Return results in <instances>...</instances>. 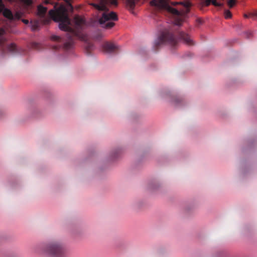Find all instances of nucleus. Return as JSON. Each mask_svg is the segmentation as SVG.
Instances as JSON below:
<instances>
[{"label":"nucleus","instance_id":"nucleus-1","mask_svg":"<svg viewBox=\"0 0 257 257\" xmlns=\"http://www.w3.org/2000/svg\"><path fill=\"white\" fill-rule=\"evenodd\" d=\"M66 5L55 4L54 10H50L49 15L54 21L59 22L60 30L67 32L66 37L68 40L63 45V48L68 50L72 48L74 38H77L85 42V47L88 53L92 50L93 45L88 41L86 34L82 32L85 25L84 20L79 16H75L72 24L68 17V13L73 11V7L68 1H65Z\"/></svg>","mask_w":257,"mask_h":257},{"label":"nucleus","instance_id":"nucleus-2","mask_svg":"<svg viewBox=\"0 0 257 257\" xmlns=\"http://www.w3.org/2000/svg\"><path fill=\"white\" fill-rule=\"evenodd\" d=\"M96 9L103 11L101 17L99 19V23L102 28L109 29L112 28L115 23L113 21L118 20L116 14L113 12H109L106 5L117 6V0H100L99 4H91Z\"/></svg>","mask_w":257,"mask_h":257},{"label":"nucleus","instance_id":"nucleus-3","mask_svg":"<svg viewBox=\"0 0 257 257\" xmlns=\"http://www.w3.org/2000/svg\"><path fill=\"white\" fill-rule=\"evenodd\" d=\"M150 4L159 9L165 10L171 13L175 17L174 24L176 26L181 25L182 16L189 12V8L191 6V3L189 2H182L181 4L184 7L185 10L180 11L171 7L169 5V0H153L150 2Z\"/></svg>","mask_w":257,"mask_h":257},{"label":"nucleus","instance_id":"nucleus-4","mask_svg":"<svg viewBox=\"0 0 257 257\" xmlns=\"http://www.w3.org/2000/svg\"><path fill=\"white\" fill-rule=\"evenodd\" d=\"M42 254L46 257H65L66 250L62 244L55 241L46 245L42 249Z\"/></svg>","mask_w":257,"mask_h":257},{"label":"nucleus","instance_id":"nucleus-5","mask_svg":"<svg viewBox=\"0 0 257 257\" xmlns=\"http://www.w3.org/2000/svg\"><path fill=\"white\" fill-rule=\"evenodd\" d=\"M178 40L170 30L166 29L163 31L160 36L155 40L153 45V49L157 51L164 44H168L175 46Z\"/></svg>","mask_w":257,"mask_h":257},{"label":"nucleus","instance_id":"nucleus-6","mask_svg":"<svg viewBox=\"0 0 257 257\" xmlns=\"http://www.w3.org/2000/svg\"><path fill=\"white\" fill-rule=\"evenodd\" d=\"M3 13L5 17L10 20H13L14 16L11 10L5 8L2 0H0V13Z\"/></svg>","mask_w":257,"mask_h":257},{"label":"nucleus","instance_id":"nucleus-7","mask_svg":"<svg viewBox=\"0 0 257 257\" xmlns=\"http://www.w3.org/2000/svg\"><path fill=\"white\" fill-rule=\"evenodd\" d=\"M103 49L105 52L108 53H115L118 48L117 46L111 42H106L103 45Z\"/></svg>","mask_w":257,"mask_h":257},{"label":"nucleus","instance_id":"nucleus-8","mask_svg":"<svg viewBox=\"0 0 257 257\" xmlns=\"http://www.w3.org/2000/svg\"><path fill=\"white\" fill-rule=\"evenodd\" d=\"M47 11V8L44 7L41 5H40L38 7L37 15L41 19H43V20H41V21H43L44 24H48L50 21L49 20L45 18Z\"/></svg>","mask_w":257,"mask_h":257},{"label":"nucleus","instance_id":"nucleus-9","mask_svg":"<svg viewBox=\"0 0 257 257\" xmlns=\"http://www.w3.org/2000/svg\"><path fill=\"white\" fill-rule=\"evenodd\" d=\"M179 38L184 41L188 45H193L194 43L190 37L183 32H180L178 34Z\"/></svg>","mask_w":257,"mask_h":257},{"label":"nucleus","instance_id":"nucleus-10","mask_svg":"<svg viewBox=\"0 0 257 257\" xmlns=\"http://www.w3.org/2000/svg\"><path fill=\"white\" fill-rule=\"evenodd\" d=\"M5 33V30L3 28H0V47L3 51V53H4L5 51V43L6 42V39L4 36Z\"/></svg>","mask_w":257,"mask_h":257},{"label":"nucleus","instance_id":"nucleus-11","mask_svg":"<svg viewBox=\"0 0 257 257\" xmlns=\"http://www.w3.org/2000/svg\"><path fill=\"white\" fill-rule=\"evenodd\" d=\"M30 25L31 26V29L32 31H36L38 30L40 25V22L39 20H34L33 21H31L30 22Z\"/></svg>","mask_w":257,"mask_h":257},{"label":"nucleus","instance_id":"nucleus-12","mask_svg":"<svg viewBox=\"0 0 257 257\" xmlns=\"http://www.w3.org/2000/svg\"><path fill=\"white\" fill-rule=\"evenodd\" d=\"M205 3L207 6L211 4L215 7H222L223 6V4L218 3L216 0H206Z\"/></svg>","mask_w":257,"mask_h":257},{"label":"nucleus","instance_id":"nucleus-13","mask_svg":"<svg viewBox=\"0 0 257 257\" xmlns=\"http://www.w3.org/2000/svg\"><path fill=\"white\" fill-rule=\"evenodd\" d=\"M7 48L10 52H15L17 51V47L14 43H12L8 45Z\"/></svg>","mask_w":257,"mask_h":257},{"label":"nucleus","instance_id":"nucleus-14","mask_svg":"<svg viewBox=\"0 0 257 257\" xmlns=\"http://www.w3.org/2000/svg\"><path fill=\"white\" fill-rule=\"evenodd\" d=\"M224 16L225 19H229L231 18L232 15L231 12L229 10H225Z\"/></svg>","mask_w":257,"mask_h":257},{"label":"nucleus","instance_id":"nucleus-15","mask_svg":"<svg viewBox=\"0 0 257 257\" xmlns=\"http://www.w3.org/2000/svg\"><path fill=\"white\" fill-rule=\"evenodd\" d=\"M235 4V0H229L227 2L228 6L230 8H231Z\"/></svg>","mask_w":257,"mask_h":257},{"label":"nucleus","instance_id":"nucleus-16","mask_svg":"<svg viewBox=\"0 0 257 257\" xmlns=\"http://www.w3.org/2000/svg\"><path fill=\"white\" fill-rule=\"evenodd\" d=\"M51 39L55 41H61V38L58 36L53 35L51 36Z\"/></svg>","mask_w":257,"mask_h":257},{"label":"nucleus","instance_id":"nucleus-17","mask_svg":"<svg viewBox=\"0 0 257 257\" xmlns=\"http://www.w3.org/2000/svg\"><path fill=\"white\" fill-rule=\"evenodd\" d=\"M129 4H130V11L134 7L135 4L134 0H130Z\"/></svg>","mask_w":257,"mask_h":257},{"label":"nucleus","instance_id":"nucleus-18","mask_svg":"<svg viewBox=\"0 0 257 257\" xmlns=\"http://www.w3.org/2000/svg\"><path fill=\"white\" fill-rule=\"evenodd\" d=\"M118 152H119V150H116L113 153L112 157L113 159L116 158L117 157V154H118Z\"/></svg>","mask_w":257,"mask_h":257},{"label":"nucleus","instance_id":"nucleus-19","mask_svg":"<svg viewBox=\"0 0 257 257\" xmlns=\"http://www.w3.org/2000/svg\"><path fill=\"white\" fill-rule=\"evenodd\" d=\"M23 22L26 24H28L29 23V21L28 20L23 19L22 20Z\"/></svg>","mask_w":257,"mask_h":257},{"label":"nucleus","instance_id":"nucleus-20","mask_svg":"<svg viewBox=\"0 0 257 257\" xmlns=\"http://www.w3.org/2000/svg\"><path fill=\"white\" fill-rule=\"evenodd\" d=\"M59 48H60L59 46H54L53 47V49L57 50V49H59Z\"/></svg>","mask_w":257,"mask_h":257},{"label":"nucleus","instance_id":"nucleus-21","mask_svg":"<svg viewBox=\"0 0 257 257\" xmlns=\"http://www.w3.org/2000/svg\"><path fill=\"white\" fill-rule=\"evenodd\" d=\"M45 3L46 4H50L51 3V0H45Z\"/></svg>","mask_w":257,"mask_h":257},{"label":"nucleus","instance_id":"nucleus-22","mask_svg":"<svg viewBox=\"0 0 257 257\" xmlns=\"http://www.w3.org/2000/svg\"><path fill=\"white\" fill-rule=\"evenodd\" d=\"M101 35H98L96 37V39L98 40V39H100L101 38Z\"/></svg>","mask_w":257,"mask_h":257},{"label":"nucleus","instance_id":"nucleus-23","mask_svg":"<svg viewBox=\"0 0 257 257\" xmlns=\"http://www.w3.org/2000/svg\"><path fill=\"white\" fill-rule=\"evenodd\" d=\"M128 0H126V6L128 5Z\"/></svg>","mask_w":257,"mask_h":257},{"label":"nucleus","instance_id":"nucleus-24","mask_svg":"<svg viewBox=\"0 0 257 257\" xmlns=\"http://www.w3.org/2000/svg\"><path fill=\"white\" fill-rule=\"evenodd\" d=\"M198 22L199 23H202V20H198Z\"/></svg>","mask_w":257,"mask_h":257},{"label":"nucleus","instance_id":"nucleus-25","mask_svg":"<svg viewBox=\"0 0 257 257\" xmlns=\"http://www.w3.org/2000/svg\"><path fill=\"white\" fill-rule=\"evenodd\" d=\"M172 4L173 5H175L176 4H177V3H176V4L172 3Z\"/></svg>","mask_w":257,"mask_h":257},{"label":"nucleus","instance_id":"nucleus-26","mask_svg":"<svg viewBox=\"0 0 257 257\" xmlns=\"http://www.w3.org/2000/svg\"><path fill=\"white\" fill-rule=\"evenodd\" d=\"M16 17H17V19H19V17L17 15H16Z\"/></svg>","mask_w":257,"mask_h":257},{"label":"nucleus","instance_id":"nucleus-27","mask_svg":"<svg viewBox=\"0 0 257 257\" xmlns=\"http://www.w3.org/2000/svg\"><path fill=\"white\" fill-rule=\"evenodd\" d=\"M244 17H247V15H245Z\"/></svg>","mask_w":257,"mask_h":257}]
</instances>
